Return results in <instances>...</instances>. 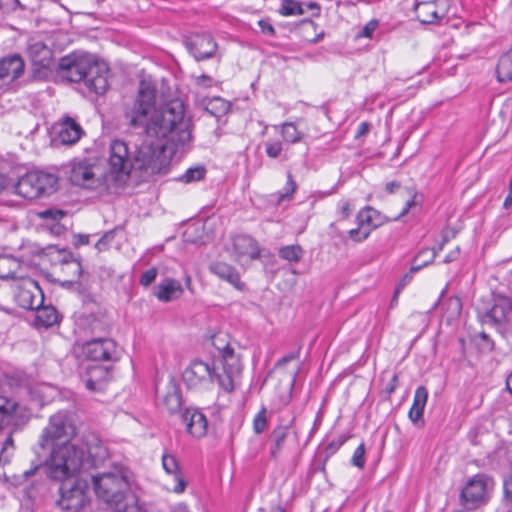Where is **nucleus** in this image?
I'll use <instances>...</instances> for the list:
<instances>
[{"instance_id": "obj_2", "label": "nucleus", "mask_w": 512, "mask_h": 512, "mask_svg": "<svg viewBox=\"0 0 512 512\" xmlns=\"http://www.w3.org/2000/svg\"><path fill=\"white\" fill-rule=\"evenodd\" d=\"M171 159V149L163 145L153 149L151 145L143 142L131 152L126 142L115 139L109 147L110 170L105 176L109 178L110 184L127 177L134 168L148 175L164 174L169 169Z\"/></svg>"}, {"instance_id": "obj_42", "label": "nucleus", "mask_w": 512, "mask_h": 512, "mask_svg": "<svg viewBox=\"0 0 512 512\" xmlns=\"http://www.w3.org/2000/svg\"><path fill=\"white\" fill-rule=\"evenodd\" d=\"M205 169L201 166L189 168L184 174H182L178 179L184 183H191L194 181H199L204 177Z\"/></svg>"}, {"instance_id": "obj_32", "label": "nucleus", "mask_w": 512, "mask_h": 512, "mask_svg": "<svg viewBox=\"0 0 512 512\" xmlns=\"http://www.w3.org/2000/svg\"><path fill=\"white\" fill-rule=\"evenodd\" d=\"M359 226L371 228V231L381 225L380 214L372 207H365L357 214Z\"/></svg>"}, {"instance_id": "obj_17", "label": "nucleus", "mask_w": 512, "mask_h": 512, "mask_svg": "<svg viewBox=\"0 0 512 512\" xmlns=\"http://www.w3.org/2000/svg\"><path fill=\"white\" fill-rule=\"evenodd\" d=\"M81 447L87 454L85 457V469L96 468L102 466L109 458L108 448L104 443L95 435L89 434L82 438Z\"/></svg>"}, {"instance_id": "obj_4", "label": "nucleus", "mask_w": 512, "mask_h": 512, "mask_svg": "<svg viewBox=\"0 0 512 512\" xmlns=\"http://www.w3.org/2000/svg\"><path fill=\"white\" fill-rule=\"evenodd\" d=\"M93 483L97 496L116 512H141L136 496L128 492V477L122 467L93 476Z\"/></svg>"}, {"instance_id": "obj_20", "label": "nucleus", "mask_w": 512, "mask_h": 512, "mask_svg": "<svg viewBox=\"0 0 512 512\" xmlns=\"http://www.w3.org/2000/svg\"><path fill=\"white\" fill-rule=\"evenodd\" d=\"M186 46L197 61L212 57L217 48V44L208 34L191 36L187 40Z\"/></svg>"}, {"instance_id": "obj_36", "label": "nucleus", "mask_w": 512, "mask_h": 512, "mask_svg": "<svg viewBox=\"0 0 512 512\" xmlns=\"http://www.w3.org/2000/svg\"><path fill=\"white\" fill-rule=\"evenodd\" d=\"M278 254L285 261L298 263L303 257V249L300 245H287L281 247Z\"/></svg>"}, {"instance_id": "obj_26", "label": "nucleus", "mask_w": 512, "mask_h": 512, "mask_svg": "<svg viewBox=\"0 0 512 512\" xmlns=\"http://www.w3.org/2000/svg\"><path fill=\"white\" fill-rule=\"evenodd\" d=\"M183 294V288L178 280L166 278L155 288L154 295L162 302H170L178 299Z\"/></svg>"}, {"instance_id": "obj_35", "label": "nucleus", "mask_w": 512, "mask_h": 512, "mask_svg": "<svg viewBox=\"0 0 512 512\" xmlns=\"http://www.w3.org/2000/svg\"><path fill=\"white\" fill-rule=\"evenodd\" d=\"M161 399L163 406L170 413L178 411L181 406V397L176 390V386L172 382L168 386L167 393L161 396Z\"/></svg>"}, {"instance_id": "obj_59", "label": "nucleus", "mask_w": 512, "mask_h": 512, "mask_svg": "<svg viewBox=\"0 0 512 512\" xmlns=\"http://www.w3.org/2000/svg\"><path fill=\"white\" fill-rule=\"evenodd\" d=\"M352 213V207L349 202H344L341 207V215L343 218H347Z\"/></svg>"}, {"instance_id": "obj_25", "label": "nucleus", "mask_w": 512, "mask_h": 512, "mask_svg": "<svg viewBox=\"0 0 512 512\" xmlns=\"http://www.w3.org/2000/svg\"><path fill=\"white\" fill-rule=\"evenodd\" d=\"M183 421L186 423L187 431L196 438H201L207 432V419L203 413L187 409L183 415Z\"/></svg>"}, {"instance_id": "obj_50", "label": "nucleus", "mask_w": 512, "mask_h": 512, "mask_svg": "<svg viewBox=\"0 0 512 512\" xmlns=\"http://www.w3.org/2000/svg\"><path fill=\"white\" fill-rule=\"evenodd\" d=\"M38 216L42 219H53L59 220L65 216V212L56 208H49L38 213Z\"/></svg>"}, {"instance_id": "obj_53", "label": "nucleus", "mask_w": 512, "mask_h": 512, "mask_svg": "<svg viewBox=\"0 0 512 512\" xmlns=\"http://www.w3.org/2000/svg\"><path fill=\"white\" fill-rule=\"evenodd\" d=\"M158 274V271L156 268H151L149 270H146L140 278V284L147 287L155 280L156 276Z\"/></svg>"}, {"instance_id": "obj_30", "label": "nucleus", "mask_w": 512, "mask_h": 512, "mask_svg": "<svg viewBox=\"0 0 512 512\" xmlns=\"http://www.w3.org/2000/svg\"><path fill=\"white\" fill-rule=\"evenodd\" d=\"M443 309L442 321H445L447 325H451L461 314L462 302L457 296L449 297L445 301Z\"/></svg>"}, {"instance_id": "obj_18", "label": "nucleus", "mask_w": 512, "mask_h": 512, "mask_svg": "<svg viewBox=\"0 0 512 512\" xmlns=\"http://www.w3.org/2000/svg\"><path fill=\"white\" fill-rule=\"evenodd\" d=\"M231 255L238 263L244 265L259 258L258 243L248 235H237L232 239Z\"/></svg>"}, {"instance_id": "obj_38", "label": "nucleus", "mask_w": 512, "mask_h": 512, "mask_svg": "<svg viewBox=\"0 0 512 512\" xmlns=\"http://www.w3.org/2000/svg\"><path fill=\"white\" fill-rule=\"evenodd\" d=\"M288 435V426H279L271 434V438L274 442L273 447L271 448V455L272 457H277L278 453L280 452L283 443L285 442V439Z\"/></svg>"}, {"instance_id": "obj_40", "label": "nucleus", "mask_w": 512, "mask_h": 512, "mask_svg": "<svg viewBox=\"0 0 512 512\" xmlns=\"http://www.w3.org/2000/svg\"><path fill=\"white\" fill-rule=\"evenodd\" d=\"M282 15L291 16V15H302L304 14V9L302 4L295 0H282L281 10Z\"/></svg>"}, {"instance_id": "obj_48", "label": "nucleus", "mask_w": 512, "mask_h": 512, "mask_svg": "<svg viewBox=\"0 0 512 512\" xmlns=\"http://www.w3.org/2000/svg\"><path fill=\"white\" fill-rule=\"evenodd\" d=\"M371 233V228H366L364 226H359L358 228L351 229L349 231V236L352 240L356 242L363 241L368 238Z\"/></svg>"}, {"instance_id": "obj_27", "label": "nucleus", "mask_w": 512, "mask_h": 512, "mask_svg": "<svg viewBox=\"0 0 512 512\" xmlns=\"http://www.w3.org/2000/svg\"><path fill=\"white\" fill-rule=\"evenodd\" d=\"M29 57L34 66L46 69L52 63V50L43 42L37 41L29 45Z\"/></svg>"}, {"instance_id": "obj_60", "label": "nucleus", "mask_w": 512, "mask_h": 512, "mask_svg": "<svg viewBox=\"0 0 512 512\" xmlns=\"http://www.w3.org/2000/svg\"><path fill=\"white\" fill-rule=\"evenodd\" d=\"M369 130V124L366 123V122H362L359 127H358V131L356 133V138H359L363 135H365Z\"/></svg>"}, {"instance_id": "obj_47", "label": "nucleus", "mask_w": 512, "mask_h": 512, "mask_svg": "<svg viewBox=\"0 0 512 512\" xmlns=\"http://www.w3.org/2000/svg\"><path fill=\"white\" fill-rule=\"evenodd\" d=\"M63 262L65 264V269L73 273L74 278L71 279V281L78 279L82 273L81 263L76 259L68 260L66 256L64 257Z\"/></svg>"}, {"instance_id": "obj_23", "label": "nucleus", "mask_w": 512, "mask_h": 512, "mask_svg": "<svg viewBox=\"0 0 512 512\" xmlns=\"http://www.w3.org/2000/svg\"><path fill=\"white\" fill-rule=\"evenodd\" d=\"M415 13L420 22L432 24L444 15L436 0H419L415 5Z\"/></svg>"}, {"instance_id": "obj_62", "label": "nucleus", "mask_w": 512, "mask_h": 512, "mask_svg": "<svg viewBox=\"0 0 512 512\" xmlns=\"http://www.w3.org/2000/svg\"><path fill=\"white\" fill-rule=\"evenodd\" d=\"M459 255V248L457 247L455 250L451 251L444 259V262L449 263L454 261Z\"/></svg>"}, {"instance_id": "obj_41", "label": "nucleus", "mask_w": 512, "mask_h": 512, "mask_svg": "<svg viewBox=\"0 0 512 512\" xmlns=\"http://www.w3.org/2000/svg\"><path fill=\"white\" fill-rule=\"evenodd\" d=\"M206 110L212 115L219 117L227 112L228 104L222 98L215 97L208 102Z\"/></svg>"}, {"instance_id": "obj_14", "label": "nucleus", "mask_w": 512, "mask_h": 512, "mask_svg": "<svg viewBox=\"0 0 512 512\" xmlns=\"http://www.w3.org/2000/svg\"><path fill=\"white\" fill-rule=\"evenodd\" d=\"M491 485L492 480L484 474H477L472 477L461 493L465 505L468 508H475L484 503Z\"/></svg>"}, {"instance_id": "obj_54", "label": "nucleus", "mask_w": 512, "mask_h": 512, "mask_svg": "<svg viewBox=\"0 0 512 512\" xmlns=\"http://www.w3.org/2000/svg\"><path fill=\"white\" fill-rule=\"evenodd\" d=\"M285 189H286V193L285 194H280V197H279L280 200H284V199L290 198V196L296 190V183L293 180L292 175L290 173L288 174V181H287V185H286Z\"/></svg>"}, {"instance_id": "obj_55", "label": "nucleus", "mask_w": 512, "mask_h": 512, "mask_svg": "<svg viewBox=\"0 0 512 512\" xmlns=\"http://www.w3.org/2000/svg\"><path fill=\"white\" fill-rule=\"evenodd\" d=\"M194 79H195L196 85L203 87V88H209L213 84V79L206 74L194 76Z\"/></svg>"}, {"instance_id": "obj_49", "label": "nucleus", "mask_w": 512, "mask_h": 512, "mask_svg": "<svg viewBox=\"0 0 512 512\" xmlns=\"http://www.w3.org/2000/svg\"><path fill=\"white\" fill-rule=\"evenodd\" d=\"M352 464L358 468H363L365 465V445L361 443L354 451L352 457Z\"/></svg>"}, {"instance_id": "obj_28", "label": "nucleus", "mask_w": 512, "mask_h": 512, "mask_svg": "<svg viewBox=\"0 0 512 512\" xmlns=\"http://www.w3.org/2000/svg\"><path fill=\"white\" fill-rule=\"evenodd\" d=\"M162 465L168 474L174 475L175 484L170 489L175 493L184 492L187 483L179 472V465L175 456L169 454L163 455Z\"/></svg>"}, {"instance_id": "obj_51", "label": "nucleus", "mask_w": 512, "mask_h": 512, "mask_svg": "<svg viewBox=\"0 0 512 512\" xmlns=\"http://www.w3.org/2000/svg\"><path fill=\"white\" fill-rule=\"evenodd\" d=\"M114 236H115V231L114 230H111V231H108L106 232L96 243V248L99 250V251H103L105 250L108 245L113 241L114 239Z\"/></svg>"}, {"instance_id": "obj_43", "label": "nucleus", "mask_w": 512, "mask_h": 512, "mask_svg": "<svg viewBox=\"0 0 512 512\" xmlns=\"http://www.w3.org/2000/svg\"><path fill=\"white\" fill-rule=\"evenodd\" d=\"M404 192L409 197V199L407 200L405 207L399 214V217L406 215L409 211H411L412 209L421 204V199H419L421 198V196H419L415 191L405 188Z\"/></svg>"}, {"instance_id": "obj_37", "label": "nucleus", "mask_w": 512, "mask_h": 512, "mask_svg": "<svg viewBox=\"0 0 512 512\" xmlns=\"http://www.w3.org/2000/svg\"><path fill=\"white\" fill-rule=\"evenodd\" d=\"M435 256L436 251L434 249L425 248L421 250L414 259L413 265L411 267V272H416L420 270L422 267H425L434 260Z\"/></svg>"}, {"instance_id": "obj_39", "label": "nucleus", "mask_w": 512, "mask_h": 512, "mask_svg": "<svg viewBox=\"0 0 512 512\" xmlns=\"http://www.w3.org/2000/svg\"><path fill=\"white\" fill-rule=\"evenodd\" d=\"M281 134L284 141L289 143L300 142L303 138V133L300 132L296 125L292 122H285L281 126Z\"/></svg>"}, {"instance_id": "obj_11", "label": "nucleus", "mask_w": 512, "mask_h": 512, "mask_svg": "<svg viewBox=\"0 0 512 512\" xmlns=\"http://www.w3.org/2000/svg\"><path fill=\"white\" fill-rule=\"evenodd\" d=\"M84 356L94 362L115 363L121 353L117 343L111 338H95L83 345Z\"/></svg>"}, {"instance_id": "obj_46", "label": "nucleus", "mask_w": 512, "mask_h": 512, "mask_svg": "<svg viewBox=\"0 0 512 512\" xmlns=\"http://www.w3.org/2000/svg\"><path fill=\"white\" fill-rule=\"evenodd\" d=\"M267 427L266 409L262 408L261 411L255 416L253 420V429L255 433H262Z\"/></svg>"}, {"instance_id": "obj_9", "label": "nucleus", "mask_w": 512, "mask_h": 512, "mask_svg": "<svg viewBox=\"0 0 512 512\" xmlns=\"http://www.w3.org/2000/svg\"><path fill=\"white\" fill-rule=\"evenodd\" d=\"M62 481L59 506L63 510L78 512L88 503L87 484L78 478Z\"/></svg>"}, {"instance_id": "obj_6", "label": "nucleus", "mask_w": 512, "mask_h": 512, "mask_svg": "<svg viewBox=\"0 0 512 512\" xmlns=\"http://www.w3.org/2000/svg\"><path fill=\"white\" fill-rule=\"evenodd\" d=\"M57 182L54 174L34 171L22 176L15 184L14 190L19 196L33 200L53 193Z\"/></svg>"}, {"instance_id": "obj_44", "label": "nucleus", "mask_w": 512, "mask_h": 512, "mask_svg": "<svg viewBox=\"0 0 512 512\" xmlns=\"http://www.w3.org/2000/svg\"><path fill=\"white\" fill-rule=\"evenodd\" d=\"M265 151L269 158H278L282 155L283 143L280 140H269L265 143Z\"/></svg>"}, {"instance_id": "obj_8", "label": "nucleus", "mask_w": 512, "mask_h": 512, "mask_svg": "<svg viewBox=\"0 0 512 512\" xmlns=\"http://www.w3.org/2000/svg\"><path fill=\"white\" fill-rule=\"evenodd\" d=\"M483 323L493 324L504 337L512 336V299L498 296L491 309L479 313Z\"/></svg>"}, {"instance_id": "obj_1", "label": "nucleus", "mask_w": 512, "mask_h": 512, "mask_svg": "<svg viewBox=\"0 0 512 512\" xmlns=\"http://www.w3.org/2000/svg\"><path fill=\"white\" fill-rule=\"evenodd\" d=\"M155 93L150 82H140L137 99L130 113V124L143 128L147 137L143 142L153 149L163 145L171 149L173 156L178 148L190 143L191 122L184 116V106L179 100L156 108Z\"/></svg>"}, {"instance_id": "obj_57", "label": "nucleus", "mask_w": 512, "mask_h": 512, "mask_svg": "<svg viewBox=\"0 0 512 512\" xmlns=\"http://www.w3.org/2000/svg\"><path fill=\"white\" fill-rule=\"evenodd\" d=\"M258 25L261 28V31L263 33L268 34V35H274L275 30H274L273 26L269 22H267L265 20H260L258 22Z\"/></svg>"}, {"instance_id": "obj_52", "label": "nucleus", "mask_w": 512, "mask_h": 512, "mask_svg": "<svg viewBox=\"0 0 512 512\" xmlns=\"http://www.w3.org/2000/svg\"><path fill=\"white\" fill-rule=\"evenodd\" d=\"M378 21L373 19L369 21L363 29L359 32L357 37H365V38H371L374 31L378 28Z\"/></svg>"}, {"instance_id": "obj_33", "label": "nucleus", "mask_w": 512, "mask_h": 512, "mask_svg": "<svg viewBox=\"0 0 512 512\" xmlns=\"http://www.w3.org/2000/svg\"><path fill=\"white\" fill-rule=\"evenodd\" d=\"M36 313V321L39 325L44 327H50L57 323L58 321V313L56 309L52 306H39V308H35Z\"/></svg>"}, {"instance_id": "obj_34", "label": "nucleus", "mask_w": 512, "mask_h": 512, "mask_svg": "<svg viewBox=\"0 0 512 512\" xmlns=\"http://www.w3.org/2000/svg\"><path fill=\"white\" fill-rule=\"evenodd\" d=\"M17 408V403L6 397L0 396V426L8 425L13 422V417Z\"/></svg>"}, {"instance_id": "obj_56", "label": "nucleus", "mask_w": 512, "mask_h": 512, "mask_svg": "<svg viewBox=\"0 0 512 512\" xmlns=\"http://www.w3.org/2000/svg\"><path fill=\"white\" fill-rule=\"evenodd\" d=\"M423 411L424 410L420 408H415L412 406L409 411V418L411 419L412 422L416 423L418 420L422 418Z\"/></svg>"}, {"instance_id": "obj_45", "label": "nucleus", "mask_w": 512, "mask_h": 512, "mask_svg": "<svg viewBox=\"0 0 512 512\" xmlns=\"http://www.w3.org/2000/svg\"><path fill=\"white\" fill-rule=\"evenodd\" d=\"M428 399V391L424 386H419L414 395L412 406L424 410Z\"/></svg>"}, {"instance_id": "obj_58", "label": "nucleus", "mask_w": 512, "mask_h": 512, "mask_svg": "<svg viewBox=\"0 0 512 512\" xmlns=\"http://www.w3.org/2000/svg\"><path fill=\"white\" fill-rule=\"evenodd\" d=\"M504 495L509 501H512V477L504 481Z\"/></svg>"}, {"instance_id": "obj_7", "label": "nucleus", "mask_w": 512, "mask_h": 512, "mask_svg": "<svg viewBox=\"0 0 512 512\" xmlns=\"http://www.w3.org/2000/svg\"><path fill=\"white\" fill-rule=\"evenodd\" d=\"M76 434V428L69 419L68 415L63 412L52 415L48 425L44 428L40 437L39 446L43 451L53 445H60L63 441L69 439Z\"/></svg>"}, {"instance_id": "obj_5", "label": "nucleus", "mask_w": 512, "mask_h": 512, "mask_svg": "<svg viewBox=\"0 0 512 512\" xmlns=\"http://www.w3.org/2000/svg\"><path fill=\"white\" fill-rule=\"evenodd\" d=\"M212 344L219 351V358L215 360L217 367L214 373L218 385L226 392H232L240 380L242 372L241 359L235 353L233 343L226 333H217L212 336Z\"/></svg>"}, {"instance_id": "obj_10", "label": "nucleus", "mask_w": 512, "mask_h": 512, "mask_svg": "<svg viewBox=\"0 0 512 512\" xmlns=\"http://www.w3.org/2000/svg\"><path fill=\"white\" fill-rule=\"evenodd\" d=\"M69 178L73 184L88 189L110 185L109 178L102 173L101 167L89 164L87 161L74 162Z\"/></svg>"}, {"instance_id": "obj_13", "label": "nucleus", "mask_w": 512, "mask_h": 512, "mask_svg": "<svg viewBox=\"0 0 512 512\" xmlns=\"http://www.w3.org/2000/svg\"><path fill=\"white\" fill-rule=\"evenodd\" d=\"M217 363L213 366L202 360H193L182 374L183 381L190 389L206 387L208 384L217 381L214 373Z\"/></svg>"}, {"instance_id": "obj_16", "label": "nucleus", "mask_w": 512, "mask_h": 512, "mask_svg": "<svg viewBox=\"0 0 512 512\" xmlns=\"http://www.w3.org/2000/svg\"><path fill=\"white\" fill-rule=\"evenodd\" d=\"M108 77V65L93 55V63L86 69L85 77L82 79L86 87L96 94H103L109 86Z\"/></svg>"}, {"instance_id": "obj_21", "label": "nucleus", "mask_w": 512, "mask_h": 512, "mask_svg": "<svg viewBox=\"0 0 512 512\" xmlns=\"http://www.w3.org/2000/svg\"><path fill=\"white\" fill-rule=\"evenodd\" d=\"M295 358H296V354H290V355L283 357L281 360L278 361L272 374L269 376V380H275V379L280 380L282 392L286 396L290 395V393L294 387L299 368L295 367L292 370L286 372L283 370V366L286 363L294 360Z\"/></svg>"}, {"instance_id": "obj_29", "label": "nucleus", "mask_w": 512, "mask_h": 512, "mask_svg": "<svg viewBox=\"0 0 512 512\" xmlns=\"http://www.w3.org/2000/svg\"><path fill=\"white\" fill-rule=\"evenodd\" d=\"M210 271L220 279L228 282L237 289H241L243 284L240 281V275L237 270L224 262H216L210 266Z\"/></svg>"}, {"instance_id": "obj_3", "label": "nucleus", "mask_w": 512, "mask_h": 512, "mask_svg": "<svg viewBox=\"0 0 512 512\" xmlns=\"http://www.w3.org/2000/svg\"><path fill=\"white\" fill-rule=\"evenodd\" d=\"M48 455L39 459L33 470L25 471V476H31L35 470L44 466L47 475L57 481L72 480L85 469V452L80 444L63 441L60 445L46 448Z\"/></svg>"}, {"instance_id": "obj_22", "label": "nucleus", "mask_w": 512, "mask_h": 512, "mask_svg": "<svg viewBox=\"0 0 512 512\" xmlns=\"http://www.w3.org/2000/svg\"><path fill=\"white\" fill-rule=\"evenodd\" d=\"M112 364L92 365L87 369L85 384L91 391H100L106 382L112 378Z\"/></svg>"}, {"instance_id": "obj_19", "label": "nucleus", "mask_w": 512, "mask_h": 512, "mask_svg": "<svg viewBox=\"0 0 512 512\" xmlns=\"http://www.w3.org/2000/svg\"><path fill=\"white\" fill-rule=\"evenodd\" d=\"M24 71V61L20 56L13 55L0 60V90L6 89Z\"/></svg>"}, {"instance_id": "obj_24", "label": "nucleus", "mask_w": 512, "mask_h": 512, "mask_svg": "<svg viewBox=\"0 0 512 512\" xmlns=\"http://www.w3.org/2000/svg\"><path fill=\"white\" fill-rule=\"evenodd\" d=\"M82 134V127L71 117L64 118L59 124L58 139L61 144H75L79 141Z\"/></svg>"}, {"instance_id": "obj_61", "label": "nucleus", "mask_w": 512, "mask_h": 512, "mask_svg": "<svg viewBox=\"0 0 512 512\" xmlns=\"http://www.w3.org/2000/svg\"><path fill=\"white\" fill-rule=\"evenodd\" d=\"M386 191L390 194L394 193L396 190L400 189V184L396 181H392L386 184Z\"/></svg>"}, {"instance_id": "obj_64", "label": "nucleus", "mask_w": 512, "mask_h": 512, "mask_svg": "<svg viewBox=\"0 0 512 512\" xmlns=\"http://www.w3.org/2000/svg\"><path fill=\"white\" fill-rule=\"evenodd\" d=\"M480 338H481L482 340H484V341L487 343V348H488V350H493V348H494V343L490 340V338H489L488 334H486V333L482 332V333L480 334Z\"/></svg>"}, {"instance_id": "obj_63", "label": "nucleus", "mask_w": 512, "mask_h": 512, "mask_svg": "<svg viewBox=\"0 0 512 512\" xmlns=\"http://www.w3.org/2000/svg\"><path fill=\"white\" fill-rule=\"evenodd\" d=\"M12 448L13 447V439L11 436H9L4 444H3V448H2V451H1V457L4 455V453L9 449V448Z\"/></svg>"}, {"instance_id": "obj_15", "label": "nucleus", "mask_w": 512, "mask_h": 512, "mask_svg": "<svg viewBox=\"0 0 512 512\" xmlns=\"http://www.w3.org/2000/svg\"><path fill=\"white\" fill-rule=\"evenodd\" d=\"M17 304L24 308L34 310L43 304L44 296L38 284L32 279H24L16 286L14 295Z\"/></svg>"}, {"instance_id": "obj_12", "label": "nucleus", "mask_w": 512, "mask_h": 512, "mask_svg": "<svg viewBox=\"0 0 512 512\" xmlns=\"http://www.w3.org/2000/svg\"><path fill=\"white\" fill-rule=\"evenodd\" d=\"M93 63V55L88 53H71L63 57L58 65L61 77L70 82H80L85 77L86 69Z\"/></svg>"}, {"instance_id": "obj_31", "label": "nucleus", "mask_w": 512, "mask_h": 512, "mask_svg": "<svg viewBox=\"0 0 512 512\" xmlns=\"http://www.w3.org/2000/svg\"><path fill=\"white\" fill-rule=\"evenodd\" d=\"M496 73L499 82L512 80V47L499 58Z\"/></svg>"}]
</instances>
